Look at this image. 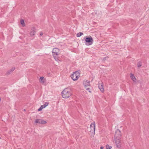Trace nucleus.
Masks as SVG:
<instances>
[{"instance_id": "9d476101", "label": "nucleus", "mask_w": 149, "mask_h": 149, "mask_svg": "<svg viewBox=\"0 0 149 149\" xmlns=\"http://www.w3.org/2000/svg\"><path fill=\"white\" fill-rule=\"evenodd\" d=\"M84 84L85 87H90V82L87 80L84 81Z\"/></svg>"}, {"instance_id": "5701e85b", "label": "nucleus", "mask_w": 149, "mask_h": 149, "mask_svg": "<svg viewBox=\"0 0 149 149\" xmlns=\"http://www.w3.org/2000/svg\"><path fill=\"white\" fill-rule=\"evenodd\" d=\"M40 35L42 36L43 35V33L42 32H40Z\"/></svg>"}, {"instance_id": "bb28decb", "label": "nucleus", "mask_w": 149, "mask_h": 149, "mask_svg": "<svg viewBox=\"0 0 149 149\" xmlns=\"http://www.w3.org/2000/svg\"><path fill=\"white\" fill-rule=\"evenodd\" d=\"M24 111H25V109H24Z\"/></svg>"}, {"instance_id": "412c9836", "label": "nucleus", "mask_w": 149, "mask_h": 149, "mask_svg": "<svg viewBox=\"0 0 149 149\" xmlns=\"http://www.w3.org/2000/svg\"><path fill=\"white\" fill-rule=\"evenodd\" d=\"M86 90L88 91L90 93H91V91H90V89L89 88H86Z\"/></svg>"}, {"instance_id": "dca6fc26", "label": "nucleus", "mask_w": 149, "mask_h": 149, "mask_svg": "<svg viewBox=\"0 0 149 149\" xmlns=\"http://www.w3.org/2000/svg\"><path fill=\"white\" fill-rule=\"evenodd\" d=\"M141 65H142V63L141 62L139 61L138 63L137 66H138V67H139V68L141 66Z\"/></svg>"}, {"instance_id": "ddd939ff", "label": "nucleus", "mask_w": 149, "mask_h": 149, "mask_svg": "<svg viewBox=\"0 0 149 149\" xmlns=\"http://www.w3.org/2000/svg\"><path fill=\"white\" fill-rule=\"evenodd\" d=\"M31 30V31L30 33V35L31 36H32L34 35L35 31L34 29H32Z\"/></svg>"}, {"instance_id": "f3484780", "label": "nucleus", "mask_w": 149, "mask_h": 149, "mask_svg": "<svg viewBox=\"0 0 149 149\" xmlns=\"http://www.w3.org/2000/svg\"><path fill=\"white\" fill-rule=\"evenodd\" d=\"M106 149H111L112 148L111 146H109L108 145H107L106 146Z\"/></svg>"}, {"instance_id": "4468645a", "label": "nucleus", "mask_w": 149, "mask_h": 149, "mask_svg": "<svg viewBox=\"0 0 149 149\" xmlns=\"http://www.w3.org/2000/svg\"><path fill=\"white\" fill-rule=\"evenodd\" d=\"M44 77H40L39 79V81L40 82L44 83L45 82V81L43 80Z\"/></svg>"}, {"instance_id": "6e6552de", "label": "nucleus", "mask_w": 149, "mask_h": 149, "mask_svg": "<svg viewBox=\"0 0 149 149\" xmlns=\"http://www.w3.org/2000/svg\"><path fill=\"white\" fill-rule=\"evenodd\" d=\"M35 123L40 124H44L46 123L47 122L45 121L44 120H42L37 119L36 120Z\"/></svg>"}, {"instance_id": "4be33fe9", "label": "nucleus", "mask_w": 149, "mask_h": 149, "mask_svg": "<svg viewBox=\"0 0 149 149\" xmlns=\"http://www.w3.org/2000/svg\"><path fill=\"white\" fill-rule=\"evenodd\" d=\"M41 107L42 109L44 108L45 107V106H44V104L41 105Z\"/></svg>"}, {"instance_id": "0eeeda50", "label": "nucleus", "mask_w": 149, "mask_h": 149, "mask_svg": "<svg viewBox=\"0 0 149 149\" xmlns=\"http://www.w3.org/2000/svg\"><path fill=\"white\" fill-rule=\"evenodd\" d=\"M120 139H115L116 146L118 148H120L121 147Z\"/></svg>"}, {"instance_id": "6ab92c4d", "label": "nucleus", "mask_w": 149, "mask_h": 149, "mask_svg": "<svg viewBox=\"0 0 149 149\" xmlns=\"http://www.w3.org/2000/svg\"><path fill=\"white\" fill-rule=\"evenodd\" d=\"M49 104V103L48 102H46L45 104H44V106H45V107L48 105Z\"/></svg>"}, {"instance_id": "1a4fd4ad", "label": "nucleus", "mask_w": 149, "mask_h": 149, "mask_svg": "<svg viewBox=\"0 0 149 149\" xmlns=\"http://www.w3.org/2000/svg\"><path fill=\"white\" fill-rule=\"evenodd\" d=\"M103 85L102 82L101 83H99L98 84V86L99 89L102 91V92H104V89L103 88Z\"/></svg>"}, {"instance_id": "9b49d317", "label": "nucleus", "mask_w": 149, "mask_h": 149, "mask_svg": "<svg viewBox=\"0 0 149 149\" xmlns=\"http://www.w3.org/2000/svg\"><path fill=\"white\" fill-rule=\"evenodd\" d=\"M15 69V67L12 68L10 70H8L6 73V75H8L10 74L11 72H13Z\"/></svg>"}, {"instance_id": "b1692460", "label": "nucleus", "mask_w": 149, "mask_h": 149, "mask_svg": "<svg viewBox=\"0 0 149 149\" xmlns=\"http://www.w3.org/2000/svg\"><path fill=\"white\" fill-rule=\"evenodd\" d=\"M103 148H104L103 147L101 146L100 147V149H103Z\"/></svg>"}, {"instance_id": "aec40b11", "label": "nucleus", "mask_w": 149, "mask_h": 149, "mask_svg": "<svg viewBox=\"0 0 149 149\" xmlns=\"http://www.w3.org/2000/svg\"><path fill=\"white\" fill-rule=\"evenodd\" d=\"M43 109L41 107H40L38 109V111H40L41 110H42V109Z\"/></svg>"}, {"instance_id": "20e7f679", "label": "nucleus", "mask_w": 149, "mask_h": 149, "mask_svg": "<svg viewBox=\"0 0 149 149\" xmlns=\"http://www.w3.org/2000/svg\"><path fill=\"white\" fill-rule=\"evenodd\" d=\"M59 50L57 48H54L52 50L53 55L54 58L56 59L57 56L59 54Z\"/></svg>"}, {"instance_id": "423d86ee", "label": "nucleus", "mask_w": 149, "mask_h": 149, "mask_svg": "<svg viewBox=\"0 0 149 149\" xmlns=\"http://www.w3.org/2000/svg\"><path fill=\"white\" fill-rule=\"evenodd\" d=\"M90 128L91 130L90 131V132L93 133L95 132V122H94L91 123L90 125Z\"/></svg>"}, {"instance_id": "2eb2a0df", "label": "nucleus", "mask_w": 149, "mask_h": 149, "mask_svg": "<svg viewBox=\"0 0 149 149\" xmlns=\"http://www.w3.org/2000/svg\"><path fill=\"white\" fill-rule=\"evenodd\" d=\"M83 33L81 32H79L77 34V37H79L81 36L82 35Z\"/></svg>"}, {"instance_id": "a211bd4d", "label": "nucleus", "mask_w": 149, "mask_h": 149, "mask_svg": "<svg viewBox=\"0 0 149 149\" xmlns=\"http://www.w3.org/2000/svg\"><path fill=\"white\" fill-rule=\"evenodd\" d=\"M21 24H22L23 26H25L24 21V20H21Z\"/></svg>"}, {"instance_id": "f8f14e48", "label": "nucleus", "mask_w": 149, "mask_h": 149, "mask_svg": "<svg viewBox=\"0 0 149 149\" xmlns=\"http://www.w3.org/2000/svg\"><path fill=\"white\" fill-rule=\"evenodd\" d=\"M130 77L131 79L132 80L134 81H135L136 80V79L134 75L132 74L131 73L130 74Z\"/></svg>"}, {"instance_id": "f257e3e1", "label": "nucleus", "mask_w": 149, "mask_h": 149, "mask_svg": "<svg viewBox=\"0 0 149 149\" xmlns=\"http://www.w3.org/2000/svg\"><path fill=\"white\" fill-rule=\"evenodd\" d=\"M61 95L63 98H67L71 96L72 93L69 88H66L62 91Z\"/></svg>"}, {"instance_id": "a878e982", "label": "nucleus", "mask_w": 149, "mask_h": 149, "mask_svg": "<svg viewBox=\"0 0 149 149\" xmlns=\"http://www.w3.org/2000/svg\"><path fill=\"white\" fill-rule=\"evenodd\" d=\"M105 58H104V59H105Z\"/></svg>"}, {"instance_id": "7ed1b4c3", "label": "nucleus", "mask_w": 149, "mask_h": 149, "mask_svg": "<svg viewBox=\"0 0 149 149\" xmlns=\"http://www.w3.org/2000/svg\"><path fill=\"white\" fill-rule=\"evenodd\" d=\"M121 137V134L120 131L117 129L116 131L114 139H120Z\"/></svg>"}, {"instance_id": "393cba45", "label": "nucleus", "mask_w": 149, "mask_h": 149, "mask_svg": "<svg viewBox=\"0 0 149 149\" xmlns=\"http://www.w3.org/2000/svg\"><path fill=\"white\" fill-rule=\"evenodd\" d=\"M85 87L86 90V88H89V87Z\"/></svg>"}, {"instance_id": "39448f33", "label": "nucleus", "mask_w": 149, "mask_h": 149, "mask_svg": "<svg viewBox=\"0 0 149 149\" xmlns=\"http://www.w3.org/2000/svg\"><path fill=\"white\" fill-rule=\"evenodd\" d=\"M93 39L91 36H90L89 37H86V38L85 43H88V44L86 43L87 45H90L93 44Z\"/></svg>"}, {"instance_id": "f03ea898", "label": "nucleus", "mask_w": 149, "mask_h": 149, "mask_svg": "<svg viewBox=\"0 0 149 149\" xmlns=\"http://www.w3.org/2000/svg\"><path fill=\"white\" fill-rule=\"evenodd\" d=\"M80 76V73L78 71H76L73 72L71 75V77L74 81H76L78 79Z\"/></svg>"}]
</instances>
